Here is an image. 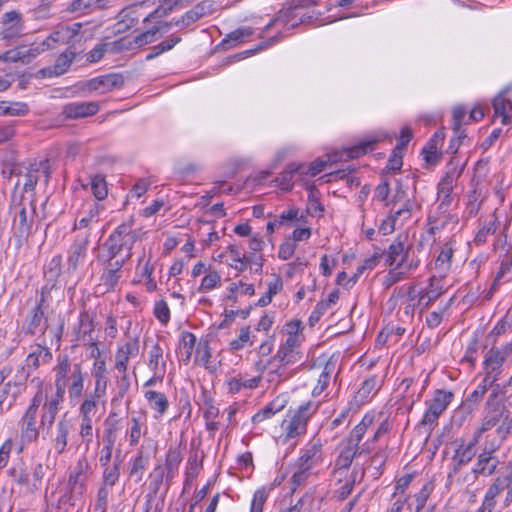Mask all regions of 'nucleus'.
Masks as SVG:
<instances>
[{"instance_id": "nucleus-1", "label": "nucleus", "mask_w": 512, "mask_h": 512, "mask_svg": "<svg viewBox=\"0 0 512 512\" xmlns=\"http://www.w3.org/2000/svg\"><path fill=\"white\" fill-rule=\"evenodd\" d=\"M147 235L143 227H135L133 217L118 225L103 243V254L99 259L128 262L133 255V247L141 242Z\"/></svg>"}, {"instance_id": "nucleus-2", "label": "nucleus", "mask_w": 512, "mask_h": 512, "mask_svg": "<svg viewBox=\"0 0 512 512\" xmlns=\"http://www.w3.org/2000/svg\"><path fill=\"white\" fill-rule=\"evenodd\" d=\"M301 342L302 338H286L274 356L256 363L257 370L262 373L267 371L269 382H280L286 378V367L302 359V353L299 351Z\"/></svg>"}, {"instance_id": "nucleus-3", "label": "nucleus", "mask_w": 512, "mask_h": 512, "mask_svg": "<svg viewBox=\"0 0 512 512\" xmlns=\"http://www.w3.org/2000/svg\"><path fill=\"white\" fill-rule=\"evenodd\" d=\"M55 387L66 391L70 400L78 399L84 391V375L80 363L72 364L67 355L59 356L57 365L54 367Z\"/></svg>"}, {"instance_id": "nucleus-4", "label": "nucleus", "mask_w": 512, "mask_h": 512, "mask_svg": "<svg viewBox=\"0 0 512 512\" xmlns=\"http://www.w3.org/2000/svg\"><path fill=\"white\" fill-rule=\"evenodd\" d=\"M383 255L385 264L393 269L414 271L420 263L412 245L408 243V237L403 235H398L388 249L383 251Z\"/></svg>"}, {"instance_id": "nucleus-5", "label": "nucleus", "mask_w": 512, "mask_h": 512, "mask_svg": "<svg viewBox=\"0 0 512 512\" xmlns=\"http://www.w3.org/2000/svg\"><path fill=\"white\" fill-rule=\"evenodd\" d=\"M10 213L13 214V235L21 245L23 241L28 240L33 232L35 217L37 215L35 201H26L22 196L18 202H12Z\"/></svg>"}, {"instance_id": "nucleus-6", "label": "nucleus", "mask_w": 512, "mask_h": 512, "mask_svg": "<svg viewBox=\"0 0 512 512\" xmlns=\"http://www.w3.org/2000/svg\"><path fill=\"white\" fill-rule=\"evenodd\" d=\"M508 413L506 406L498 400V393L492 392L486 401L480 425L473 435L480 440L484 433L497 429L503 419L507 420Z\"/></svg>"}, {"instance_id": "nucleus-7", "label": "nucleus", "mask_w": 512, "mask_h": 512, "mask_svg": "<svg viewBox=\"0 0 512 512\" xmlns=\"http://www.w3.org/2000/svg\"><path fill=\"white\" fill-rule=\"evenodd\" d=\"M90 464L85 456L79 458L69 472L67 487L68 492L63 497L70 505H75L83 498L87 487L88 471Z\"/></svg>"}, {"instance_id": "nucleus-8", "label": "nucleus", "mask_w": 512, "mask_h": 512, "mask_svg": "<svg viewBox=\"0 0 512 512\" xmlns=\"http://www.w3.org/2000/svg\"><path fill=\"white\" fill-rule=\"evenodd\" d=\"M319 404L308 401L291 411L289 420H284L283 428L287 439H293L307 432L309 419L317 412Z\"/></svg>"}, {"instance_id": "nucleus-9", "label": "nucleus", "mask_w": 512, "mask_h": 512, "mask_svg": "<svg viewBox=\"0 0 512 512\" xmlns=\"http://www.w3.org/2000/svg\"><path fill=\"white\" fill-rule=\"evenodd\" d=\"M91 243V232L88 230L75 235L67 250L66 271L74 274L80 267L84 266L88 258V249Z\"/></svg>"}, {"instance_id": "nucleus-10", "label": "nucleus", "mask_w": 512, "mask_h": 512, "mask_svg": "<svg viewBox=\"0 0 512 512\" xmlns=\"http://www.w3.org/2000/svg\"><path fill=\"white\" fill-rule=\"evenodd\" d=\"M46 399L42 387H39L29 406L20 420L21 438L26 442H35L39 437V431L36 426V418L41 403Z\"/></svg>"}, {"instance_id": "nucleus-11", "label": "nucleus", "mask_w": 512, "mask_h": 512, "mask_svg": "<svg viewBox=\"0 0 512 512\" xmlns=\"http://www.w3.org/2000/svg\"><path fill=\"white\" fill-rule=\"evenodd\" d=\"M453 398L454 394L451 391L437 389L432 399L426 402L428 407L419 425L431 430L437 424L438 418L447 409Z\"/></svg>"}, {"instance_id": "nucleus-12", "label": "nucleus", "mask_w": 512, "mask_h": 512, "mask_svg": "<svg viewBox=\"0 0 512 512\" xmlns=\"http://www.w3.org/2000/svg\"><path fill=\"white\" fill-rule=\"evenodd\" d=\"M47 50H49V45L43 41L31 47L18 46L0 54V61L29 64L39 54Z\"/></svg>"}, {"instance_id": "nucleus-13", "label": "nucleus", "mask_w": 512, "mask_h": 512, "mask_svg": "<svg viewBox=\"0 0 512 512\" xmlns=\"http://www.w3.org/2000/svg\"><path fill=\"white\" fill-rule=\"evenodd\" d=\"M83 24L80 22L61 27L59 30L51 33L43 42L49 45V50L54 48L56 43H67L74 47L75 43L85 40L82 33Z\"/></svg>"}, {"instance_id": "nucleus-14", "label": "nucleus", "mask_w": 512, "mask_h": 512, "mask_svg": "<svg viewBox=\"0 0 512 512\" xmlns=\"http://www.w3.org/2000/svg\"><path fill=\"white\" fill-rule=\"evenodd\" d=\"M461 173L462 168L457 169V165H454L453 160H451L448 163V170L437 185V201L442 202V206L451 205V193Z\"/></svg>"}, {"instance_id": "nucleus-15", "label": "nucleus", "mask_w": 512, "mask_h": 512, "mask_svg": "<svg viewBox=\"0 0 512 512\" xmlns=\"http://www.w3.org/2000/svg\"><path fill=\"white\" fill-rule=\"evenodd\" d=\"M24 28V20L20 12L11 10L3 14L0 34L4 40L19 38L23 34Z\"/></svg>"}, {"instance_id": "nucleus-16", "label": "nucleus", "mask_w": 512, "mask_h": 512, "mask_svg": "<svg viewBox=\"0 0 512 512\" xmlns=\"http://www.w3.org/2000/svg\"><path fill=\"white\" fill-rule=\"evenodd\" d=\"M478 442L479 439L474 435L468 443H465L463 440L461 441L452 457V467L449 476L457 474L463 466L472 461L476 455V445Z\"/></svg>"}, {"instance_id": "nucleus-17", "label": "nucleus", "mask_w": 512, "mask_h": 512, "mask_svg": "<svg viewBox=\"0 0 512 512\" xmlns=\"http://www.w3.org/2000/svg\"><path fill=\"white\" fill-rule=\"evenodd\" d=\"M182 459L183 455L180 447L177 445H170L165 455V475L163 474V471H161V473L156 477V483L158 484L162 482L165 477L166 484L169 486L178 474Z\"/></svg>"}, {"instance_id": "nucleus-18", "label": "nucleus", "mask_w": 512, "mask_h": 512, "mask_svg": "<svg viewBox=\"0 0 512 512\" xmlns=\"http://www.w3.org/2000/svg\"><path fill=\"white\" fill-rule=\"evenodd\" d=\"M123 85V76L115 73L90 79L86 82L85 87L91 92L98 91L100 94H105L112 90L119 89Z\"/></svg>"}, {"instance_id": "nucleus-19", "label": "nucleus", "mask_w": 512, "mask_h": 512, "mask_svg": "<svg viewBox=\"0 0 512 512\" xmlns=\"http://www.w3.org/2000/svg\"><path fill=\"white\" fill-rule=\"evenodd\" d=\"M139 10L137 6L123 8L117 16L118 20L113 28L114 34H123L136 27L142 17Z\"/></svg>"}, {"instance_id": "nucleus-20", "label": "nucleus", "mask_w": 512, "mask_h": 512, "mask_svg": "<svg viewBox=\"0 0 512 512\" xmlns=\"http://www.w3.org/2000/svg\"><path fill=\"white\" fill-rule=\"evenodd\" d=\"M72 428V422L66 415H63L56 423L55 431L52 434V443L54 450L58 455H61L66 451L68 436Z\"/></svg>"}, {"instance_id": "nucleus-21", "label": "nucleus", "mask_w": 512, "mask_h": 512, "mask_svg": "<svg viewBox=\"0 0 512 512\" xmlns=\"http://www.w3.org/2000/svg\"><path fill=\"white\" fill-rule=\"evenodd\" d=\"M499 465V460L494 454V450L483 449L482 452L477 456V461L472 468V473L475 477L491 476L493 475Z\"/></svg>"}, {"instance_id": "nucleus-22", "label": "nucleus", "mask_w": 512, "mask_h": 512, "mask_svg": "<svg viewBox=\"0 0 512 512\" xmlns=\"http://www.w3.org/2000/svg\"><path fill=\"white\" fill-rule=\"evenodd\" d=\"M385 138L386 134L383 132L367 135L360 140L358 144L345 150L346 157L350 159L359 158L360 156L373 151L376 144L383 141Z\"/></svg>"}, {"instance_id": "nucleus-23", "label": "nucleus", "mask_w": 512, "mask_h": 512, "mask_svg": "<svg viewBox=\"0 0 512 512\" xmlns=\"http://www.w3.org/2000/svg\"><path fill=\"white\" fill-rule=\"evenodd\" d=\"M104 259V268L100 276V281L107 291L113 290L122 277V268L125 265L119 261Z\"/></svg>"}, {"instance_id": "nucleus-24", "label": "nucleus", "mask_w": 512, "mask_h": 512, "mask_svg": "<svg viewBox=\"0 0 512 512\" xmlns=\"http://www.w3.org/2000/svg\"><path fill=\"white\" fill-rule=\"evenodd\" d=\"M139 353V340L137 338L131 339L118 346L115 353V369L118 372H125L128 368L130 357L136 356Z\"/></svg>"}, {"instance_id": "nucleus-25", "label": "nucleus", "mask_w": 512, "mask_h": 512, "mask_svg": "<svg viewBox=\"0 0 512 512\" xmlns=\"http://www.w3.org/2000/svg\"><path fill=\"white\" fill-rule=\"evenodd\" d=\"M99 111L97 102H71L63 107L62 113L66 118L79 119L95 115Z\"/></svg>"}, {"instance_id": "nucleus-26", "label": "nucleus", "mask_w": 512, "mask_h": 512, "mask_svg": "<svg viewBox=\"0 0 512 512\" xmlns=\"http://www.w3.org/2000/svg\"><path fill=\"white\" fill-rule=\"evenodd\" d=\"M488 491L492 494L494 500H496L501 492L506 491L503 504L505 507L510 506L512 503V472L495 478L493 483L488 487Z\"/></svg>"}, {"instance_id": "nucleus-27", "label": "nucleus", "mask_w": 512, "mask_h": 512, "mask_svg": "<svg viewBox=\"0 0 512 512\" xmlns=\"http://www.w3.org/2000/svg\"><path fill=\"white\" fill-rule=\"evenodd\" d=\"M383 384V379L378 375H371L367 379H365L358 389L355 395L356 401L361 404L367 402L371 398H373L377 392L380 390Z\"/></svg>"}, {"instance_id": "nucleus-28", "label": "nucleus", "mask_w": 512, "mask_h": 512, "mask_svg": "<svg viewBox=\"0 0 512 512\" xmlns=\"http://www.w3.org/2000/svg\"><path fill=\"white\" fill-rule=\"evenodd\" d=\"M121 419L116 412H110L104 420L103 443L115 445L121 430Z\"/></svg>"}, {"instance_id": "nucleus-29", "label": "nucleus", "mask_w": 512, "mask_h": 512, "mask_svg": "<svg viewBox=\"0 0 512 512\" xmlns=\"http://www.w3.org/2000/svg\"><path fill=\"white\" fill-rule=\"evenodd\" d=\"M507 353L503 350L491 348L484 360V370L487 374H493L498 377L501 367L506 360Z\"/></svg>"}, {"instance_id": "nucleus-30", "label": "nucleus", "mask_w": 512, "mask_h": 512, "mask_svg": "<svg viewBox=\"0 0 512 512\" xmlns=\"http://www.w3.org/2000/svg\"><path fill=\"white\" fill-rule=\"evenodd\" d=\"M506 92L507 89H504L493 100L494 117H501L503 125L511 122L512 101L505 98Z\"/></svg>"}, {"instance_id": "nucleus-31", "label": "nucleus", "mask_w": 512, "mask_h": 512, "mask_svg": "<svg viewBox=\"0 0 512 512\" xmlns=\"http://www.w3.org/2000/svg\"><path fill=\"white\" fill-rule=\"evenodd\" d=\"M144 397L149 407L155 411V418L162 417L168 411L169 401L164 393L148 390L144 393Z\"/></svg>"}, {"instance_id": "nucleus-32", "label": "nucleus", "mask_w": 512, "mask_h": 512, "mask_svg": "<svg viewBox=\"0 0 512 512\" xmlns=\"http://www.w3.org/2000/svg\"><path fill=\"white\" fill-rule=\"evenodd\" d=\"M302 462H305L313 468L320 464L323 460L322 444L319 439L310 441L299 457Z\"/></svg>"}, {"instance_id": "nucleus-33", "label": "nucleus", "mask_w": 512, "mask_h": 512, "mask_svg": "<svg viewBox=\"0 0 512 512\" xmlns=\"http://www.w3.org/2000/svg\"><path fill=\"white\" fill-rule=\"evenodd\" d=\"M41 170L47 173V161L34 162L26 166L24 173L22 174L26 179L23 187L25 192L33 191L35 189L39 180V172Z\"/></svg>"}, {"instance_id": "nucleus-34", "label": "nucleus", "mask_w": 512, "mask_h": 512, "mask_svg": "<svg viewBox=\"0 0 512 512\" xmlns=\"http://www.w3.org/2000/svg\"><path fill=\"white\" fill-rule=\"evenodd\" d=\"M297 11L298 9L292 7L291 3L287 1L286 5L279 10L272 23L281 22L285 25H290L292 28L297 27L306 21L305 15L299 16Z\"/></svg>"}, {"instance_id": "nucleus-35", "label": "nucleus", "mask_w": 512, "mask_h": 512, "mask_svg": "<svg viewBox=\"0 0 512 512\" xmlns=\"http://www.w3.org/2000/svg\"><path fill=\"white\" fill-rule=\"evenodd\" d=\"M499 225L500 222L495 213L492 214L488 219L481 221L479 229L474 237L475 245L480 246L486 243L488 236L494 234Z\"/></svg>"}, {"instance_id": "nucleus-36", "label": "nucleus", "mask_w": 512, "mask_h": 512, "mask_svg": "<svg viewBox=\"0 0 512 512\" xmlns=\"http://www.w3.org/2000/svg\"><path fill=\"white\" fill-rule=\"evenodd\" d=\"M94 331V322L93 317L87 312L83 311L79 315V322L77 327L75 328V340L76 341H85L93 340L91 337L92 332Z\"/></svg>"}, {"instance_id": "nucleus-37", "label": "nucleus", "mask_w": 512, "mask_h": 512, "mask_svg": "<svg viewBox=\"0 0 512 512\" xmlns=\"http://www.w3.org/2000/svg\"><path fill=\"white\" fill-rule=\"evenodd\" d=\"M47 320L44 316V309L35 307L32 310L31 318L29 319L27 326L24 328L25 333L35 335L37 332L45 333L48 330Z\"/></svg>"}, {"instance_id": "nucleus-38", "label": "nucleus", "mask_w": 512, "mask_h": 512, "mask_svg": "<svg viewBox=\"0 0 512 512\" xmlns=\"http://www.w3.org/2000/svg\"><path fill=\"white\" fill-rule=\"evenodd\" d=\"M449 206H442V202H439L437 207V214L439 215L437 218L429 217V222L432 225L431 231L441 230L446 227L447 224L452 223L454 225L458 224L457 215H452L447 213Z\"/></svg>"}, {"instance_id": "nucleus-39", "label": "nucleus", "mask_w": 512, "mask_h": 512, "mask_svg": "<svg viewBox=\"0 0 512 512\" xmlns=\"http://www.w3.org/2000/svg\"><path fill=\"white\" fill-rule=\"evenodd\" d=\"M253 29L250 27L238 28L229 34L222 40L221 46L224 49H231L239 44H242L253 34Z\"/></svg>"}, {"instance_id": "nucleus-40", "label": "nucleus", "mask_w": 512, "mask_h": 512, "mask_svg": "<svg viewBox=\"0 0 512 512\" xmlns=\"http://www.w3.org/2000/svg\"><path fill=\"white\" fill-rule=\"evenodd\" d=\"M76 57V50L73 46H69L63 53H61L52 67L54 75H62L67 72L72 62Z\"/></svg>"}, {"instance_id": "nucleus-41", "label": "nucleus", "mask_w": 512, "mask_h": 512, "mask_svg": "<svg viewBox=\"0 0 512 512\" xmlns=\"http://www.w3.org/2000/svg\"><path fill=\"white\" fill-rule=\"evenodd\" d=\"M148 367L152 372H166L164 351L158 343H155L148 353Z\"/></svg>"}, {"instance_id": "nucleus-42", "label": "nucleus", "mask_w": 512, "mask_h": 512, "mask_svg": "<svg viewBox=\"0 0 512 512\" xmlns=\"http://www.w3.org/2000/svg\"><path fill=\"white\" fill-rule=\"evenodd\" d=\"M52 360V353L49 348L38 345L26 358L28 367L37 369L41 363L45 364Z\"/></svg>"}, {"instance_id": "nucleus-43", "label": "nucleus", "mask_w": 512, "mask_h": 512, "mask_svg": "<svg viewBox=\"0 0 512 512\" xmlns=\"http://www.w3.org/2000/svg\"><path fill=\"white\" fill-rule=\"evenodd\" d=\"M304 168L305 166L303 164L290 163L276 180L279 183L281 189L285 191H290L293 187L292 179L295 173L301 174L302 169Z\"/></svg>"}, {"instance_id": "nucleus-44", "label": "nucleus", "mask_w": 512, "mask_h": 512, "mask_svg": "<svg viewBox=\"0 0 512 512\" xmlns=\"http://www.w3.org/2000/svg\"><path fill=\"white\" fill-rule=\"evenodd\" d=\"M101 207L99 204H94L88 211L87 215L82 217L80 220L75 221L72 227L73 231L78 230L79 232H83L88 230L90 232V226L93 223H98V215L100 213Z\"/></svg>"}, {"instance_id": "nucleus-45", "label": "nucleus", "mask_w": 512, "mask_h": 512, "mask_svg": "<svg viewBox=\"0 0 512 512\" xmlns=\"http://www.w3.org/2000/svg\"><path fill=\"white\" fill-rule=\"evenodd\" d=\"M362 454L361 450H355L344 444V447L335 460L334 467L350 470L354 458Z\"/></svg>"}, {"instance_id": "nucleus-46", "label": "nucleus", "mask_w": 512, "mask_h": 512, "mask_svg": "<svg viewBox=\"0 0 512 512\" xmlns=\"http://www.w3.org/2000/svg\"><path fill=\"white\" fill-rule=\"evenodd\" d=\"M101 397L94 396V393H87L79 407V416L93 418L99 408V400Z\"/></svg>"}, {"instance_id": "nucleus-47", "label": "nucleus", "mask_w": 512, "mask_h": 512, "mask_svg": "<svg viewBox=\"0 0 512 512\" xmlns=\"http://www.w3.org/2000/svg\"><path fill=\"white\" fill-rule=\"evenodd\" d=\"M202 468V461L198 458L197 452L190 453L185 470V481L184 486H190L193 480L198 476L200 469Z\"/></svg>"}, {"instance_id": "nucleus-48", "label": "nucleus", "mask_w": 512, "mask_h": 512, "mask_svg": "<svg viewBox=\"0 0 512 512\" xmlns=\"http://www.w3.org/2000/svg\"><path fill=\"white\" fill-rule=\"evenodd\" d=\"M261 381V376L252 377L249 379L244 378H232L227 382L229 392L235 394L243 389H254L257 388Z\"/></svg>"}, {"instance_id": "nucleus-49", "label": "nucleus", "mask_w": 512, "mask_h": 512, "mask_svg": "<svg viewBox=\"0 0 512 512\" xmlns=\"http://www.w3.org/2000/svg\"><path fill=\"white\" fill-rule=\"evenodd\" d=\"M314 504L313 492L307 491L297 502L288 508L282 509L279 512H312Z\"/></svg>"}, {"instance_id": "nucleus-50", "label": "nucleus", "mask_w": 512, "mask_h": 512, "mask_svg": "<svg viewBox=\"0 0 512 512\" xmlns=\"http://www.w3.org/2000/svg\"><path fill=\"white\" fill-rule=\"evenodd\" d=\"M121 463H122V460L119 459L118 457H116L112 466L107 465L106 467H104L103 476H102V480H103L102 486L112 487L118 482L119 476H120Z\"/></svg>"}, {"instance_id": "nucleus-51", "label": "nucleus", "mask_w": 512, "mask_h": 512, "mask_svg": "<svg viewBox=\"0 0 512 512\" xmlns=\"http://www.w3.org/2000/svg\"><path fill=\"white\" fill-rule=\"evenodd\" d=\"M308 213L312 216L318 214L319 216H322L324 212V206L321 204L319 199V190L314 185H308Z\"/></svg>"}, {"instance_id": "nucleus-52", "label": "nucleus", "mask_w": 512, "mask_h": 512, "mask_svg": "<svg viewBox=\"0 0 512 512\" xmlns=\"http://www.w3.org/2000/svg\"><path fill=\"white\" fill-rule=\"evenodd\" d=\"M507 275H509L507 281L512 280V252L507 258L502 260L500 267L494 278V281L492 283L491 289L496 290L501 284V280Z\"/></svg>"}, {"instance_id": "nucleus-53", "label": "nucleus", "mask_w": 512, "mask_h": 512, "mask_svg": "<svg viewBox=\"0 0 512 512\" xmlns=\"http://www.w3.org/2000/svg\"><path fill=\"white\" fill-rule=\"evenodd\" d=\"M142 435V424L138 417H132L129 426L126 429L125 436L128 439L130 446H136Z\"/></svg>"}, {"instance_id": "nucleus-54", "label": "nucleus", "mask_w": 512, "mask_h": 512, "mask_svg": "<svg viewBox=\"0 0 512 512\" xmlns=\"http://www.w3.org/2000/svg\"><path fill=\"white\" fill-rule=\"evenodd\" d=\"M282 408L283 405H277L276 402L272 401L260 409L255 415H253L252 422L254 424H259L264 420L270 419L277 412L281 411Z\"/></svg>"}, {"instance_id": "nucleus-55", "label": "nucleus", "mask_w": 512, "mask_h": 512, "mask_svg": "<svg viewBox=\"0 0 512 512\" xmlns=\"http://www.w3.org/2000/svg\"><path fill=\"white\" fill-rule=\"evenodd\" d=\"M453 256V248L450 243L444 244L436 261L435 267L440 269L442 272H447L451 267V259Z\"/></svg>"}, {"instance_id": "nucleus-56", "label": "nucleus", "mask_w": 512, "mask_h": 512, "mask_svg": "<svg viewBox=\"0 0 512 512\" xmlns=\"http://www.w3.org/2000/svg\"><path fill=\"white\" fill-rule=\"evenodd\" d=\"M271 488L261 487L257 489L250 505V512H263L264 505L269 497Z\"/></svg>"}, {"instance_id": "nucleus-57", "label": "nucleus", "mask_w": 512, "mask_h": 512, "mask_svg": "<svg viewBox=\"0 0 512 512\" xmlns=\"http://www.w3.org/2000/svg\"><path fill=\"white\" fill-rule=\"evenodd\" d=\"M131 467H130V476L135 477L136 482H140L143 479L144 471L146 469L147 461L144 458L142 452L138 453L132 460H131Z\"/></svg>"}, {"instance_id": "nucleus-58", "label": "nucleus", "mask_w": 512, "mask_h": 512, "mask_svg": "<svg viewBox=\"0 0 512 512\" xmlns=\"http://www.w3.org/2000/svg\"><path fill=\"white\" fill-rule=\"evenodd\" d=\"M196 343V337L193 333L184 331L181 335L180 349L182 356H185L184 361L188 362L192 355L194 346Z\"/></svg>"}, {"instance_id": "nucleus-59", "label": "nucleus", "mask_w": 512, "mask_h": 512, "mask_svg": "<svg viewBox=\"0 0 512 512\" xmlns=\"http://www.w3.org/2000/svg\"><path fill=\"white\" fill-rule=\"evenodd\" d=\"M252 344L253 342L251 341V330L249 326L242 327L238 337L229 343L230 349L233 351L241 350L247 345Z\"/></svg>"}, {"instance_id": "nucleus-60", "label": "nucleus", "mask_w": 512, "mask_h": 512, "mask_svg": "<svg viewBox=\"0 0 512 512\" xmlns=\"http://www.w3.org/2000/svg\"><path fill=\"white\" fill-rule=\"evenodd\" d=\"M221 282V275L218 271H210L202 278L198 291L205 293L216 288Z\"/></svg>"}, {"instance_id": "nucleus-61", "label": "nucleus", "mask_w": 512, "mask_h": 512, "mask_svg": "<svg viewBox=\"0 0 512 512\" xmlns=\"http://www.w3.org/2000/svg\"><path fill=\"white\" fill-rule=\"evenodd\" d=\"M79 435L88 448L93 441V418L80 417Z\"/></svg>"}, {"instance_id": "nucleus-62", "label": "nucleus", "mask_w": 512, "mask_h": 512, "mask_svg": "<svg viewBox=\"0 0 512 512\" xmlns=\"http://www.w3.org/2000/svg\"><path fill=\"white\" fill-rule=\"evenodd\" d=\"M205 5L204 2L197 4L193 9L186 12L181 20L175 22V25H179L180 23L189 25L192 22L199 20L201 17L205 15Z\"/></svg>"}, {"instance_id": "nucleus-63", "label": "nucleus", "mask_w": 512, "mask_h": 512, "mask_svg": "<svg viewBox=\"0 0 512 512\" xmlns=\"http://www.w3.org/2000/svg\"><path fill=\"white\" fill-rule=\"evenodd\" d=\"M332 369H333V367H332V364H330V363H327L324 366V369L318 378V382L312 390L313 396H315V397L319 396L327 388L329 381H330V375L332 373Z\"/></svg>"}, {"instance_id": "nucleus-64", "label": "nucleus", "mask_w": 512, "mask_h": 512, "mask_svg": "<svg viewBox=\"0 0 512 512\" xmlns=\"http://www.w3.org/2000/svg\"><path fill=\"white\" fill-rule=\"evenodd\" d=\"M91 190L96 199L103 200L108 193L105 177L102 175H95L91 179Z\"/></svg>"}]
</instances>
